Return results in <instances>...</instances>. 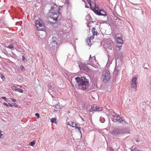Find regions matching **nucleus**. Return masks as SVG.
Here are the masks:
<instances>
[{"instance_id":"2eb2a0df","label":"nucleus","mask_w":151,"mask_h":151,"mask_svg":"<svg viewBox=\"0 0 151 151\" xmlns=\"http://www.w3.org/2000/svg\"><path fill=\"white\" fill-rule=\"evenodd\" d=\"M58 43L51 42L50 44L49 45V46L53 49H55L57 47Z\"/></svg>"},{"instance_id":"4468645a","label":"nucleus","mask_w":151,"mask_h":151,"mask_svg":"<svg viewBox=\"0 0 151 151\" xmlns=\"http://www.w3.org/2000/svg\"><path fill=\"white\" fill-rule=\"evenodd\" d=\"M78 65L80 69L83 70H86V65L82 62L78 63Z\"/></svg>"},{"instance_id":"c756f323","label":"nucleus","mask_w":151,"mask_h":151,"mask_svg":"<svg viewBox=\"0 0 151 151\" xmlns=\"http://www.w3.org/2000/svg\"><path fill=\"white\" fill-rule=\"evenodd\" d=\"M22 60L24 62L27 61V60L25 59V58L24 56H22Z\"/></svg>"},{"instance_id":"39448f33","label":"nucleus","mask_w":151,"mask_h":151,"mask_svg":"<svg viewBox=\"0 0 151 151\" xmlns=\"http://www.w3.org/2000/svg\"><path fill=\"white\" fill-rule=\"evenodd\" d=\"M95 8H93V11L97 14L99 15L106 16V12L103 10L101 9L98 6L94 4Z\"/></svg>"},{"instance_id":"473e14b6","label":"nucleus","mask_w":151,"mask_h":151,"mask_svg":"<svg viewBox=\"0 0 151 151\" xmlns=\"http://www.w3.org/2000/svg\"><path fill=\"white\" fill-rule=\"evenodd\" d=\"M18 88H17L16 86H14L13 88V89L16 91H17Z\"/></svg>"},{"instance_id":"7ed1b4c3","label":"nucleus","mask_w":151,"mask_h":151,"mask_svg":"<svg viewBox=\"0 0 151 151\" xmlns=\"http://www.w3.org/2000/svg\"><path fill=\"white\" fill-rule=\"evenodd\" d=\"M111 77L109 71L108 70L104 71L102 73V78L103 82L106 83L110 80Z\"/></svg>"},{"instance_id":"412c9836","label":"nucleus","mask_w":151,"mask_h":151,"mask_svg":"<svg viewBox=\"0 0 151 151\" xmlns=\"http://www.w3.org/2000/svg\"><path fill=\"white\" fill-rule=\"evenodd\" d=\"M53 107L57 109H59L60 108V104L58 103L56 104L53 105Z\"/></svg>"},{"instance_id":"7c9ffc66","label":"nucleus","mask_w":151,"mask_h":151,"mask_svg":"<svg viewBox=\"0 0 151 151\" xmlns=\"http://www.w3.org/2000/svg\"><path fill=\"white\" fill-rule=\"evenodd\" d=\"M35 115L36 116L37 118H39L40 117L39 114L38 113H36L35 114Z\"/></svg>"},{"instance_id":"a19ab883","label":"nucleus","mask_w":151,"mask_h":151,"mask_svg":"<svg viewBox=\"0 0 151 151\" xmlns=\"http://www.w3.org/2000/svg\"><path fill=\"white\" fill-rule=\"evenodd\" d=\"M3 104L5 106H8V105L6 103H5V102H4V103H3Z\"/></svg>"},{"instance_id":"79ce46f5","label":"nucleus","mask_w":151,"mask_h":151,"mask_svg":"<svg viewBox=\"0 0 151 151\" xmlns=\"http://www.w3.org/2000/svg\"><path fill=\"white\" fill-rule=\"evenodd\" d=\"M66 124L67 125H69L70 126L71 125V122H68Z\"/></svg>"},{"instance_id":"de8ad7c7","label":"nucleus","mask_w":151,"mask_h":151,"mask_svg":"<svg viewBox=\"0 0 151 151\" xmlns=\"http://www.w3.org/2000/svg\"><path fill=\"white\" fill-rule=\"evenodd\" d=\"M76 40H77V39H76Z\"/></svg>"},{"instance_id":"9d476101","label":"nucleus","mask_w":151,"mask_h":151,"mask_svg":"<svg viewBox=\"0 0 151 151\" xmlns=\"http://www.w3.org/2000/svg\"><path fill=\"white\" fill-rule=\"evenodd\" d=\"M113 121L114 122H118L120 123H122L123 121V119L122 117L121 118L119 114L115 113L113 115Z\"/></svg>"},{"instance_id":"f8f14e48","label":"nucleus","mask_w":151,"mask_h":151,"mask_svg":"<svg viewBox=\"0 0 151 151\" xmlns=\"http://www.w3.org/2000/svg\"><path fill=\"white\" fill-rule=\"evenodd\" d=\"M137 77L133 78L131 81V87L135 89L137 87Z\"/></svg>"},{"instance_id":"f03ea898","label":"nucleus","mask_w":151,"mask_h":151,"mask_svg":"<svg viewBox=\"0 0 151 151\" xmlns=\"http://www.w3.org/2000/svg\"><path fill=\"white\" fill-rule=\"evenodd\" d=\"M59 12H55L51 13V15H48V16H50L48 18L47 22L49 24L52 25L54 27H56L58 26V24L56 22L57 19L59 17Z\"/></svg>"},{"instance_id":"0eeeda50","label":"nucleus","mask_w":151,"mask_h":151,"mask_svg":"<svg viewBox=\"0 0 151 151\" xmlns=\"http://www.w3.org/2000/svg\"><path fill=\"white\" fill-rule=\"evenodd\" d=\"M35 25L38 30L43 31L45 29V28L43 24V23L42 20L39 19L37 20L35 22Z\"/></svg>"},{"instance_id":"f257e3e1","label":"nucleus","mask_w":151,"mask_h":151,"mask_svg":"<svg viewBox=\"0 0 151 151\" xmlns=\"http://www.w3.org/2000/svg\"><path fill=\"white\" fill-rule=\"evenodd\" d=\"M88 83L87 79L79 75L76 76V78L71 84L73 87L84 90L88 88Z\"/></svg>"},{"instance_id":"9b49d317","label":"nucleus","mask_w":151,"mask_h":151,"mask_svg":"<svg viewBox=\"0 0 151 151\" xmlns=\"http://www.w3.org/2000/svg\"><path fill=\"white\" fill-rule=\"evenodd\" d=\"M103 110L102 107H99L96 105H93L91 106V108L89 110L90 112L93 111H99Z\"/></svg>"},{"instance_id":"c03bdc74","label":"nucleus","mask_w":151,"mask_h":151,"mask_svg":"<svg viewBox=\"0 0 151 151\" xmlns=\"http://www.w3.org/2000/svg\"><path fill=\"white\" fill-rule=\"evenodd\" d=\"M134 151H140L139 150L137 149H135V150H134Z\"/></svg>"},{"instance_id":"b1692460","label":"nucleus","mask_w":151,"mask_h":151,"mask_svg":"<svg viewBox=\"0 0 151 151\" xmlns=\"http://www.w3.org/2000/svg\"><path fill=\"white\" fill-rule=\"evenodd\" d=\"M48 86L49 88L50 89H53L55 87L54 86L51 85V84L49 85Z\"/></svg>"},{"instance_id":"a878e982","label":"nucleus","mask_w":151,"mask_h":151,"mask_svg":"<svg viewBox=\"0 0 151 151\" xmlns=\"http://www.w3.org/2000/svg\"><path fill=\"white\" fill-rule=\"evenodd\" d=\"M117 67H115V69L114 71V73L116 75L118 73V70L117 69Z\"/></svg>"},{"instance_id":"393cba45","label":"nucleus","mask_w":151,"mask_h":151,"mask_svg":"<svg viewBox=\"0 0 151 151\" xmlns=\"http://www.w3.org/2000/svg\"><path fill=\"white\" fill-rule=\"evenodd\" d=\"M35 143V141H33L32 142H31L29 144V145L31 146H33Z\"/></svg>"},{"instance_id":"4be33fe9","label":"nucleus","mask_w":151,"mask_h":151,"mask_svg":"<svg viewBox=\"0 0 151 151\" xmlns=\"http://www.w3.org/2000/svg\"><path fill=\"white\" fill-rule=\"evenodd\" d=\"M116 38V40H118V39H122V35L120 34H117L115 36Z\"/></svg>"},{"instance_id":"6e6552de","label":"nucleus","mask_w":151,"mask_h":151,"mask_svg":"<svg viewBox=\"0 0 151 151\" xmlns=\"http://www.w3.org/2000/svg\"><path fill=\"white\" fill-rule=\"evenodd\" d=\"M114 45V42L112 41L108 40L104 43V47L106 49L111 50Z\"/></svg>"},{"instance_id":"bb28decb","label":"nucleus","mask_w":151,"mask_h":151,"mask_svg":"<svg viewBox=\"0 0 151 151\" xmlns=\"http://www.w3.org/2000/svg\"><path fill=\"white\" fill-rule=\"evenodd\" d=\"M17 91L19 92H20V93H23V90H22V89H21V88H18Z\"/></svg>"},{"instance_id":"e433bc0d","label":"nucleus","mask_w":151,"mask_h":151,"mask_svg":"<svg viewBox=\"0 0 151 151\" xmlns=\"http://www.w3.org/2000/svg\"><path fill=\"white\" fill-rule=\"evenodd\" d=\"M13 105L14 106L16 107H17V105L16 103H13Z\"/></svg>"},{"instance_id":"4c0bfd02","label":"nucleus","mask_w":151,"mask_h":151,"mask_svg":"<svg viewBox=\"0 0 151 151\" xmlns=\"http://www.w3.org/2000/svg\"><path fill=\"white\" fill-rule=\"evenodd\" d=\"M10 99L12 100V101L13 102H16V100L14 99H13V98H11Z\"/></svg>"},{"instance_id":"cd10ccee","label":"nucleus","mask_w":151,"mask_h":151,"mask_svg":"<svg viewBox=\"0 0 151 151\" xmlns=\"http://www.w3.org/2000/svg\"><path fill=\"white\" fill-rule=\"evenodd\" d=\"M9 47L12 50H13L14 49V47L12 44H10L9 45Z\"/></svg>"},{"instance_id":"c9c22d12","label":"nucleus","mask_w":151,"mask_h":151,"mask_svg":"<svg viewBox=\"0 0 151 151\" xmlns=\"http://www.w3.org/2000/svg\"><path fill=\"white\" fill-rule=\"evenodd\" d=\"M20 68H21V69H22V70H25L24 68L22 65H21L20 66Z\"/></svg>"},{"instance_id":"2f4dec72","label":"nucleus","mask_w":151,"mask_h":151,"mask_svg":"<svg viewBox=\"0 0 151 151\" xmlns=\"http://www.w3.org/2000/svg\"><path fill=\"white\" fill-rule=\"evenodd\" d=\"M1 78H2V79L3 80H4L5 79V77L3 75H1Z\"/></svg>"},{"instance_id":"37998d69","label":"nucleus","mask_w":151,"mask_h":151,"mask_svg":"<svg viewBox=\"0 0 151 151\" xmlns=\"http://www.w3.org/2000/svg\"><path fill=\"white\" fill-rule=\"evenodd\" d=\"M8 104H9V106H10L11 107H12V106H13V105L11 104H10V103H9Z\"/></svg>"},{"instance_id":"ddd939ff","label":"nucleus","mask_w":151,"mask_h":151,"mask_svg":"<svg viewBox=\"0 0 151 151\" xmlns=\"http://www.w3.org/2000/svg\"><path fill=\"white\" fill-rule=\"evenodd\" d=\"M117 42L116 43L118 50H119L121 49L122 45L123 43V41L122 39H118L116 40Z\"/></svg>"},{"instance_id":"72a5a7b5","label":"nucleus","mask_w":151,"mask_h":151,"mask_svg":"<svg viewBox=\"0 0 151 151\" xmlns=\"http://www.w3.org/2000/svg\"><path fill=\"white\" fill-rule=\"evenodd\" d=\"M108 149L110 151H114V150L111 147H109Z\"/></svg>"},{"instance_id":"423d86ee","label":"nucleus","mask_w":151,"mask_h":151,"mask_svg":"<svg viewBox=\"0 0 151 151\" xmlns=\"http://www.w3.org/2000/svg\"><path fill=\"white\" fill-rule=\"evenodd\" d=\"M65 76L66 77H68V80L71 83L73 82L76 78L77 75H74V74L71 73L67 71H65L64 72Z\"/></svg>"},{"instance_id":"aec40b11","label":"nucleus","mask_w":151,"mask_h":151,"mask_svg":"<svg viewBox=\"0 0 151 151\" xmlns=\"http://www.w3.org/2000/svg\"><path fill=\"white\" fill-rule=\"evenodd\" d=\"M58 41H59L58 38H56L55 37H53L52 39L51 42H52L58 43Z\"/></svg>"},{"instance_id":"c85d7f7f","label":"nucleus","mask_w":151,"mask_h":151,"mask_svg":"<svg viewBox=\"0 0 151 151\" xmlns=\"http://www.w3.org/2000/svg\"><path fill=\"white\" fill-rule=\"evenodd\" d=\"M4 136L3 134L1 133V132L0 130V138L3 139L4 138Z\"/></svg>"},{"instance_id":"f704fd0d","label":"nucleus","mask_w":151,"mask_h":151,"mask_svg":"<svg viewBox=\"0 0 151 151\" xmlns=\"http://www.w3.org/2000/svg\"><path fill=\"white\" fill-rule=\"evenodd\" d=\"M91 41V40L90 39H89V38L88 37L87 38V42H90Z\"/></svg>"},{"instance_id":"a211bd4d","label":"nucleus","mask_w":151,"mask_h":151,"mask_svg":"<svg viewBox=\"0 0 151 151\" xmlns=\"http://www.w3.org/2000/svg\"><path fill=\"white\" fill-rule=\"evenodd\" d=\"M86 1L88 4H89L91 9L93 11V8H95V6L94 5V4H96L94 3L93 4V5L91 4V0H86Z\"/></svg>"},{"instance_id":"6ab92c4d","label":"nucleus","mask_w":151,"mask_h":151,"mask_svg":"<svg viewBox=\"0 0 151 151\" xmlns=\"http://www.w3.org/2000/svg\"><path fill=\"white\" fill-rule=\"evenodd\" d=\"M92 31L93 35H97L99 34L95 31V28L94 27H93L92 29Z\"/></svg>"},{"instance_id":"5701e85b","label":"nucleus","mask_w":151,"mask_h":151,"mask_svg":"<svg viewBox=\"0 0 151 151\" xmlns=\"http://www.w3.org/2000/svg\"><path fill=\"white\" fill-rule=\"evenodd\" d=\"M56 118H52L50 119V121L52 123H56Z\"/></svg>"},{"instance_id":"58836bf2","label":"nucleus","mask_w":151,"mask_h":151,"mask_svg":"<svg viewBox=\"0 0 151 151\" xmlns=\"http://www.w3.org/2000/svg\"><path fill=\"white\" fill-rule=\"evenodd\" d=\"M2 98L3 99H4L5 101H7V99L5 97H2Z\"/></svg>"},{"instance_id":"49530a36","label":"nucleus","mask_w":151,"mask_h":151,"mask_svg":"<svg viewBox=\"0 0 151 151\" xmlns=\"http://www.w3.org/2000/svg\"><path fill=\"white\" fill-rule=\"evenodd\" d=\"M17 86H18L19 87H20V88L22 87L21 86H20L19 85H18Z\"/></svg>"},{"instance_id":"dca6fc26","label":"nucleus","mask_w":151,"mask_h":151,"mask_svg":"<svg viewBox=\"0 0 151 151\" xmlns=\"http://www.w3.org/2000/svg\"><path fill=\"white\" fill-rule=\"evenodd\" d=\"M89 61L92 64H94L95 63H96V57L95 56L91 57V55L89 58Z\"/></svg>"},{"instance_id":"f3484780","label":"nucleus","mask_w":151,"mask_h":151,"mask_svg":"<svg viewBox=\"0 0 151 151\" xmlns=\"http://www.w3.org/2000/svg\"><path fill=\"white\" fill-rule=\"evenodd\" d=\"M77 125H78L74 122H71L70 126H72L73 127H75L76 128H77L78 129V131L80 132L81 134V132L80 129L81 128L77 126Z\"/></svg>"},{"instance_id":"ea45409f","label":"nucleus","mask_w":151,"mask_h":151,"mask_svg":"<svg viewBox=\"0 0 151 151\" xmlns=\"http://www.w3.org/2000/svg\"><path fill=\"white\" fill-rule=\"evenodd\" d=\"M89 39H91V40H93L94 38L93 36H91L90 37H88Z\"/></svg>"},{"instance_id":"1a4fd4ad","label":"nucleus","mask_w":151,"mask_h":151,"mask_svg":"<svg viewBox=\"0 0 151 151\" xmlns=\"http://www.w3.org/2000/svg\"><path fill=\"white\" fill-rule=\"evenodd\" d=\"M51 9L48 13V15H51V13L55 12H59V8L56 4L53 3L51 5Z\"/></svg>"},{"instance_id":"20e7f679","label":"nucleus","mask_w":151,"mask_h":151,"mask_svg":"<svg viewBox=\"0 0 151 151\" xmlns=\"http://www.w3.org/2000/svg\"><path fill=\"white\" fill-rule=\"evenodd\" d=\"M126 132V131L124 129L115 128L114 129L112 134L116 137H119V135Z\"/></svg>"},{"instance_id":"a18cd8bd","label":"nucleus","mask_w":151,"mask_h":151,"mask_svg":"<svg viewBox=\"0 0 151 151\" xmlns=\"http://www.w3.org/2000/svg\"><path fill=\"white\" fill-rule=\"evenodd\" d=\"M85 7L86 8H89V7L88 6H87V5L86 4H85Z\"/></svg>"}]
</instances>
